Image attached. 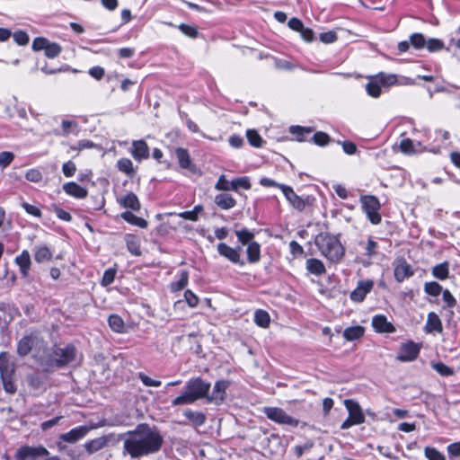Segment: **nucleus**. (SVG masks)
I'll return each instance as SVG.
<instances>
[{
  "instance_id": "8",
  "label": "nucleus",
  "mask_w": 460,
  "mask_h": 460,
  "mask_svg": "<svg viewBox=\"0 0 460 460\" xmlns=\"http://www.w3.org/2000/svg\"><path fill=\"white\" fill-rule=\"evenodd\" d=\"M32 49L35 51L44 50L45 55L49 58H54L58 57L62 49L61 47L55 42H50L49 40L45 38H35L32 42Z\"/></svg>"
},
{
  "instance_id": "33",
  "label": "nucleus",
  "mask_w": 460,
  "mask_h": 460,
  "mask_svg": "<svg viewBox=\"0 0 460 460\" xmlns=\"http://www.w3.org/2000/svg\"><path fill=\"white\" fill-rule=\"evenodd\" d=\"M117 168L129 177H132L136 171L133 163L128 158H121L117 162Z\"/></svg>"
},
{
  "instance_id": "36",
  "label": "nucleus",
  "mask_w": 460,
  "mask_h": 460,
  "mask_svg": "<svg viewBox=\"0 0 460 460\" xmlns=\"http://www.w3.org/2000/svg\"><path fill=\"white\" fill-rule=\"evenodd\" d=\"M184 416L195 426H201L206 421L205 414L200 411H193L190 410H187L184 411Z\"/></svg>"
},
{
  "instance_id": "24",
  "label": "nucleus",
  "mask_w": 460,
  "mask_h": 460,
  "mask_svg": "<svg viewBox=\"0 0 460 460\" xmlns=\"http://www.w3.org/2000/svg\"><path fill=\"white\" fill-rule=\"evenodd\" d=\"M214 202L218 208L225 210L231 209L236 205V200L228 193L216 195Z\"/></svg>"
},
{
  "instance_id": "20",
  "label": "nucleus",
  "mask_w": 460,
  "mask_h": 460,
  "mask_svg": "<svg viewBox=\"0 0 460 460\" xmlns=\"http://www.w3.org/2000/svg\"><path fill=\"white\" fill-rule=\"evenodd\" d=\"M229 386V383L225 380L217 381L213 388L212 394L208 398L209 401L220 403L224 401L226 391Z\"/></svg>"
},
{
  "instance_id": "63",
  "label": "nucleus",
  "mask_w": 460,
  "mask_h": 460,
  "mask_svg": "<svg viewBox=\"0 0 460 460\" xmlns=\"http://www.w3.org/2000/svg\"><path fill=\"white\" fill-rule=\"evenodd\" d=\"M320 40L323 43H332L337 40V35L332 31L323 32L320 34Z\"/></svg>"
},
{
  "instance_id": "35",
  "label": "nucleus",
  "mask_w": 460,
  "mask_h": 460,
  "mask_svg": "<svg viewBox=\"0 0 460 460\" xmlns=\"http://www.w3.org/2000/svg\"><path fill=\"white\" fill-rule=\"evenodd\" d=\"M364 334V328L361 326L348 327L343 332V337L347 341H354L359 339Z\"/></svg>"
},
{
  "instance_id": "23",
  "label": "nucleus",
  "mask_w": 460,
  "mask_h": 460,
  "mask_svg": "<svg viewBox=\"0 0 460 460\" xmlns=\"http://www.w3.org/2000/svg\"><path fill=\"white\" fill-rule=\"evenodd\" d=\"M64 191L76 199H84L87 196L88 191L86 189L81 187L76 182L70 181L63 185Z\"/></svg>"
},
{
  "instance_id": "57",
  "label": "nucleus",
  "mask_w": 460,
  "mask_h": 460,
  "mask_svg": "<svg viewBox=\"0 0 460 460\" xmlns=\"http://www.w3.org/2000/svg\"><path fill=\"white\" fill-rule=\"evenodd\" d=\"M184 299L190 307H196L199 303L198 296L190 290H186L184 293Z\"/></svg>"
},
{
  "instance_id": "18",
  "label": "nucleus",
  "mask_w": 460,
  "mask_h": 460,
  "mask_svg": "<svg viewBox=\"0 0 460 460\" xmlns=\"http://www.w3.org/2000/svg\"><path fill=\"white\" fill-rule=\"evenodd\" d=\"M130 154L137 161L147 159L149 156V147L144 140H135L132 142Z\"/></svg>"
},
{
  "instance_id": "39",
  "label": "nucleus",
  "mask_w": 460,
  "mask_h": 460,
  "mask_svg": "<svg viewBox=\"0 0 460 460\" xmlns=\"http://www.w3.org/2000/svg\"><path fill=\"white\" fill-rule=\"evenodd\" d=\"M376 76L378 78L381 85L384 87H389L397 84L398 83V77L396 75L380 73Z\"/></svg>"
},
{
  "instance_id": "50",
  "label": "nucleus",
  "mask_w": 460,
  "mask_h": 460,
  "mask_svg": "<svg viewBox=\"0 0 460 460\" xmlns=\"http://www.w3.org/2000/svg\"><path fill=\"white\" fill-rule=\"evenodd\" d=\"M313 140L314 144L320 146H324L330 142V137L324 132L318 131L314 135Z\"/></svg>"
},
{
  "instance_id": "29",
  "label": "nucleus",
  "mask_w": 460,
  "mask_h": 460,
  "mask_svg": "<svg viewBox=\"0 0 460 460\" xmlns=\"http://www.w3.org/2000/svg\"><path fill=\"white\" fill-rule=\"evenodd\" d=\"M121 204L123 207L130 208L134 211H138L140 209V202L134 193L130 192L127 194L125 197H123L120 199Z\"/></svg>"
},
{
  "instance_id": "16",
  "label": "nucleus",
  "mask_w": 460,
  "mask_h": 460,
  "mask_svg": "<svg viewBox=\"0 0 460 460\" xmlns=\"http://www.w3.org/2000/svg\"><path fill=\"white\" fill-rule=\"evenodd\" d=\"M111 441V435L102 436L87 441L84 447L89 455H92L106 447Z\"/></svg>"
},
{
  "instance_id": "34",
  "label": "nucleus",
  "mask_w": 460,
  "mask_h": 460,
  "mask_svg": "<svg viewBox=\"0 0 460 460\" xmlns=\"http://www.w3.org/2000/svg\"><path fill=\"white\" fill-rule=\"evenodd\" d=\"M449 274V263L447 261L442 262L433 267L432 275L440 279L444 280L448 278Z\"/></svg>"
},
{
  "instance_id": "42",
  "label": "nucleus",
  "mask_w": 460,
  "mask_h": 460,
  "mask_svg": "<svg viewBox=\"0 0 460 460\" xmlns=\"http://www.w3.org/2000/svg\"><path fill=\"white\" fill-rule=\"evenodd\" d=\"M424 291L432 296H438L440 295L442 291V286L439 285L438 282L431 281V282H426L424 284Z\"/></svg>"
},
{
  "instance_id": "55",
  "label": "nucleus",
  "mask_w": 460,
  "mask_h": 460,
  "mask_svg": "<svg viewBox=\"0 0 460 460\" xmlns=\"http://www.w3.org/2000/svg\"><path fill=\"white\" fill-rule=\"evenodd\" d=\"M138 378L141 380V382L146 385V386H154V387H158L161 385V381L159 380H155L151 377H149L148 376H146V374L144 373H139L138 374Z\"/></svg>"
},
{
  "instance_id": "11",
  "label": "nucleus",
  "mask_w": 460,
  "mask_h": 460,
  "mask_svg": "<svg viewBox=\"0 0 460 460\" xmlns=\"http://www.w3.org/2000/svg\"><path fill=\"white\" fill-rule=\"evenodd\" d=\"M420 346L413 341H408L401 345L396 359L401 362H410L417 358L420 353Z\"/></svg>"
},
{
  "instance_id": "59",
  "label": "nucleus",
  "mask_w": 460,
  "mask_h": 460,
  "mask_svg": "<svg viewBox=\"0 0 460 460\" xmlns=\"http://www.w3.org/2000/svg\"><path fill=\"white\" fill-rule=\"evenodd\" d=\"M62 172L65 176L72 177L76 172L75 164L73 163L72 161L65 163L62 166Z\"/></svg>"
},
{
  "instance_id": "6",
  "label": "nucleus",
  "mask_w": 460,
  "mask_h": 460,
  "mask_svg": "<svg viewBox=\"0 0 460 460\" xmlns=\"http://www.w3.org/2000/svg\"><path fill=\"white\" fill-rule=\"evenodd\" d=\"M262 412L268 419L279 424L288 425L294 428L299 424L298 420L288 415L283 409L279 407H264Z\"/></svg>"
},
{
  "instance_id": "21",
  "label": "nucleus",
  "mask_w": 460,
  "mask_h": 460,
  "mask_svg": "<svg viewBox=\"0 0 460 460\" xmlns=\"http://www.w3.org/2000/svg\"><path fill=\"white\" fill-rule=\"evenodd\" d=\"M425 331L427 333L442 332V322L436 313L431 312L428 314L427 322L425 324Z\"/></svg>"
},
{
  "instance_id": "13",
  "label": "nucleus",
  "mask_w": 460,
  "mask_h": 460,
  "mask_svg": "<svg viewBox=\"0 0 460 460\" xmlns=\"http://www.w3.org/2000/svg\"><path fill=\"white\" fill-rule=\"evenodd\" d=\"M373 287V280H359L356 288L350 293V299L358 303L362 302L367 295L372 290Z\"/></svg>"
},
{
  "instance_id": "53",
  "label": "nucleus",
  "mask_w": 460,
  "mask_h": 460,
  "mask_svg": "<svg viewBox=\"0 0 460 460\" xmlns=\"http://www.w3.org/2000/svg\"><path fill=\"white\" fill-rule=\"evenodd\" d=\"M13 40L18 45H21V46H24V45L28 44L29 40H30L29 35L25 31H15L13 34Z\"/></svg>"
},
{
  "instance_id": "46",
  "label": "nucleus",
  "mask_w": 460,
  "mask_h": 460,
  "mask_svg": "<svg viewBox=\"0 0 460 460\" xmlns=\"http://www.w3.org/2000/svg\"><path fill=\"white\" fill-rule=\"evenodd\" d=\"M127 247L129 252L133 255L138 256L141 254L138 241L133 236H128L126 239Z\"/></svg>"
},
{
  "instance_id": "15",
  "label": "nucleus",
  "mask_w": 460,
  "mask_h": 460,
  "mask_svg": "<svg viewBox=\"0 0 460 460\" xmlns=\"http://www.w3.org/2000/svg\"><path fill=\"white\" fill-rule=\"evenodd\" d=\"M279 189L282 190L284 196L294 208L299 211L305 209V201L302 198L297 196L291 187L287 185H279Z\"/></svg>"
},
{
  "instance_id": "31",
  "label": "nucleus",
  "mask_w": 460,
  "mask_h": 460,
  "mask_svg": "<svg viewBox=\"0 0 460 460\" xmlns=\"http://www.w3.org/2000/svg\"><path fill=\"white\" fill-rule=\"evenodd\" d=\"M121 217L128 223L133 226H137L140 228H146L147 226V222L144 218L134 215L132 212H123L121 214Z\"/></svg>"
},
{
  "instance_id": "38",
  "label": "nucleus",
  "mask_w": 460,
  "mask_h": 460,
  "mask_svg": "<svg viewBox=\"0 0 460 460\" xmlns=\"http://www.w3.org/2000/svg\"><path fill=\"white\" fill-rule=\"evenodd\" d=\"M175 153L181 167L190 169L191 162L187 150L183 148H177Z\"/></svg>"
},
{
  "instance_id": "32",
  "label": "nucleus",
  "mask_w": 460,
  "mask_h": 460,
  "mask_svg": "<svg viewBox=\"0 0 460 460\" xmlns=\"http://www.w3.org/2000/svg\"><path fill=\"white\" fill-rule=\"evenodd\" d=\"M381 87L382 85L378 78L375 75L370 79V81L367 84L366 90L368 95L374 98H377L381 94Z\"/></svg>"
},
{
  "instance_id": "4",
  "label": "nucleus",
  "mask_w": 460,
  "mask_h": 460,
  "mask_svg": "<svg viewBox=\"0 0 460 460\" xmlns=\"http://www.w3.org/2000/svg\"><path fill=\"white\" fill-rule=\"evenodd\" d=\"M15 372V364L11 357L5 353H0V377L2 379L4 389L8 394L16 392V385L13 383V375Z\"/></svg>"
},
{
  "instance_id": "25",
  "label": "nucleus",
  "mask_w": 460,
  "mask_h": 460,
  "mask_svg": "<svg viewBox=\"0 0 460 460\" xmlns=\"http://www.w3.org/2000/svg\"><path fill=\"white\" fill-rule=\"evenodd\" d=\"M400 151L405 155H411L420 153L423 148L420 143L414 144L410 138H404L400 142Z\"/></svg>"
},
{
  "instance_id": "37",
  "label": "nucleus",
  "mask_w": 460,
  "mask_h": 460,
  "mask_svg": "<svg viewBox=\"0 0 460 460\" xmlns=\"http://www.w3.org/2000/svg\"><path fill=\"white\" fill-rule=\"evenodd\" d=\"M254 322L258 326L267 328L270 323V314L264 310H257L254 314Z\"/></svg>"
},
{
  "instance_id": "2",
  "label": "nucleus",
  "mask_w": 460,
  "mask_h": 460,
  "mask_svg": "<svg viewBox=\"0 0 460 460\" xmlns=\"http://www.w3.org/2000/svg\"><path fill=\"white\" fill-rule=\"evenodd\" d=\"M210 384L199 377L190 379L185 385L184 392L172 401V405L190 404L207 396Z\"/></svg>"
},
{
  "instance_id": "45",
  "label": "nucleus",
  "mask_w": 460,
  "mask_h": 460,
  "mask_svg": "<svg viewBox=\"0 0 460 460\" xmlns=\"http://www.w3.org/2000/svg\"><path fill=\"white\" fill-rule=\"evenodd\" d=\"M426 39L421 33H413L410 36V43L416 49H421L426 45Z\"/></svg>"
},
{
  "instance_id": "30",
  "label": "nucleus",
  "mask_w": 460,
  "mask_h": 460,
  "mask_svg": "<svg viewBox=\"0 0 460 460\" xmlns=\"http://www.w3.org/2000/svg\"><path fill=\"white\" fill-rule=\"evenodd\" d=\"M52 255V252L47 246H39L34 252V259L39 263L49 261Z\"/></svg>"
},
{
  "instance_id": "12",
  "label": "nucleus",
  "mask_w": 460,
  "mask_h": 460,
  "mask_svg": "<svg viewBox=\"0 0 460 460\" xmlns=\"http://www.w3.org/2000/svg\"><path fill=\"white\" fill-rule=\"evenodd\" d=\"M218 253L229 260L231 262L235 264L243 265V261L241 260V248H233L225 243L217 244Z\"/></svg>"
},
{
  "instance_id": "17",
  "label": "nucleus",
  "mask_w": 460,
  "mask_h": 460,
  "mask_svg": "<svg viewBox=\"0 0 460 460\" xmlns=\"http://www.w3.org/2000/svg\"><path fill=\"white\" fill-rule=\"evenodd\" d=\"M344 405L349 411V418H350L354 423L362 424L365 421V416L359 404L350 399L344 401Z\"/></svg>"
},
{
  "instance_id": "43",
  "label": "nucleus",
  "mask_w": 460,
  "mask_h": 460,
  "mask_svg": "<svg viewBox=\"0 0 460 460\" xmlns=\"http://www.w3.org/2000/svg\"><path fill=\"white\" fill-rule=\"evenodd\" d=\"M424 456L428 460H446L445 456L437 448L432 447H424Z\"/></svg>"
},
{
  "instance_id": "47",
  "label": "nucleus",
  "mask_w": 460,
  "mask_h": 460,
  "mask_svg": "<svg viewBox=\"0 0 460 460\" xmlns=\"http://www.w3.org/2000/svg\"><path fill=\"white\" fill-rule=\"evenodd\" d=\"M246 137L249 143L254 147H260L262 145V138L256 130L249 129L246 132Z\"/></svg>"
},
{
  "instance_id": "41",
  "label": "nucleus",
  "mask_w": 460,
  "mask_h": 460,
  "mask_svg": "<svg viewBox=\"0 0 460 460\" xmlns=\"http://www.w3.org/2000/svg\"><path fill=\"white\" fill-rule=\"evenodd\" d=\"M231 188L234 191H237L239 189L250 190V180L247 177L235 178L231 181Z\"/></svg>"
},
{
  "instance_id": "5",
  "label": "nucleus",
  "mask_w": 460,
  "mask_h": 460,
  "mask_svg": "<svg viewBox=\"0 0 460 460\" xmlns=\"http://www.w3.org/2000/svg\"><path fill=\"white\" fill-rule=\"evenodd\" d=\"M359 201L367 219L373 225L380 224L382 217L379 213L381 205L378 199L373 195H364L360 197Z\"/></svg>"
},
{
  "instance_id": "49",
  "label": "nucleus",
  "mask_w": 460,
  "mask_h": 460,
  "mask_svg": "<svg viewBox=\"0 0 460 460\" xmlns=\"http://www.w3.org/2000/svg\"><path fill=\"white\" fill-rule=\"evenodd\" d=\"M215 189L222 191H228L230 190H232L231 181H228L226 175L222 174L219 176L215 185Z\"/></svg>"
},
{
  "instance_id": "60",
  "label": "nucleus",
  "mask_w": 460,
  "mask_h": 460,
  "mask_svg": "<svg viewBox=\"0 0 460 460\" xmlns=\"http://www.w3.org/2000/svg\"><path fill=\"white\" fill-rule=\"evenodd\" d=\"M378 248V244L376 242H375L374 240H372L371 238L368 239L367 241V243L366 245V254L369 257V258H372L373 256H375L376 254V250Z\"/></svg>"
},
{
  "instance_id": "51",
  "label": "nucleus",
  "mask_w": 460,
  "mask_h": 460,
  "mask_svg": "<svg viewBox=\"0 0 460 460\" xmlns=\"http://www.w3.org/2000/svg\"><path fill=\"white\" fill-rule=\"evenodd\" d=\"M115 276H116L115 269L111 268V269L106 270L102 276V285L103 287H107V286L111 285L114 281Z\"/></svg>"
},
{
  "instance_id": "54",
  "label": "nucleus",
  "mask_w": 460,
  "mask_h": 460,
  "mask_svg": "<svg viewBox=\"0 0 460 460\" xmlns=\"http://www.w3.org/2000/svg\"><path fill=\"white\" fill-rule=\"evenodd\" d=\"M14 155L12 152L4 151L0 153V167H7L13 160Z\"/></svg>"
},
{
  "instance_id": "48",
  "label": "nucleus",
  "mask_w": 460,
  "mask_h": 460,
  "mask_svg": "<svg viewBox=\"0 0 460 460\" xmlns=\"http://www.w3.org/2000/svg\"><path fill=\"white\" fill-rule=\"evenodd\" d=\"M425 47L429 52H435L444 49V42L438 39L431 38L426 41Z\"/></svg>"
},
{
  "instance_id": "64",
  "label": "nucleus",
  "mask_w": 460,
  "mask_h": 460,
  "mask_svg": "<svg viewBox=\"0 0 460 460\" xmlns=\"http://www.w3.org/2000/svg\"><path fill=\"white\" fill-rule=\"evenodd\" d=\"M179 29L183 34H185L190 38H195L198 33L196 28H194L190 25H188V24H184V23L181 24L179 26Z\"/></svg>"
},
{
  "instance_id": "1",
  "label": "nucleus",
  "mask_w": 460,
  "mask_h": 460,
  "mask_svg": "<svg viewBox=\"0 0 460 460\" xmlns=\"http://www.w3.org/2000/svg\"><path fill=\"white\" fill-rule=\"evenodd\" d=\"M123 454L139 458L157 453L163 447L164 437L155 427L143 423L122 435Z\"/></svg>"
},
{
  "instance_id": "56",
  "label": "nucleus",
  "mask_w": 460,
  "mask_h": 460,
  "mask_svg": "<svg viewBox=\"0 0 460 460\" xmlns=\"http://www.w3.org/2000/svg\"><path fill=\"white\" fill-rule=\"evenodd\" d=\"M442 296L447 307L452 308L456 305V299L448 289L442 292Z\"/></svg>"
},
{
  "instance_id": "19",
  "label": "nucleus",
  "mask_w": 460,
  "mask_h": 460,
  "mask_svg": "<svg viewBox=\"0 0 460 460\" xmlns=\"http://www.w3.org/2000/svg\"><path fill=\"white\" fill-rule=\"evenodd\" d=\"M372 326L377 332L392 333L395 331L394 326L385 315L377 314L372 319Z\"/></svg>"
},
{
  "instance_id": "28",
  "label": "nucleus",
  "mask_w": 460,
  "mask_h": 460,
  "mask_svg": "<svg viewBox=\"0 0 460 460\" xmlns=\"http://www.w3.org/2000/svg\"><path fill=\"white\" fill-rule=\"evenodd\" d=\"M307 270L314 275H323L325 273V267L323 263L318 259H309L306 261Z\"/></svg>"
},
{
  "instance_id": "14",
  "label": "nucleus",
  "mask_w": 460,
  "mask_h": 460,
  "mask_svg": "<svg viewBox=\"0 0 460 460\" xmlns=\"http://www.w3.org/2000/svg\"><path fill=\"white\" fill-rule=\"evenodd\" d=\"M394 274L398 282H402L404 279L411 277L413 271L405 259L400 258L394 261Z\"/></svg>"
},
{
  "instance_id": "27",
  "label": "nucleus",
  "mask_w": 460,
  "mask_h": 460,
  "mask_svg": "<svg viewBox=\"0 0 460 460\" xmlns=\"http://www.w3.org/2000/svg\"><path fill=\"white\" fill-rule=\"evenodd\" d=\"M248 261L251 263H255L261 259V247L256 242H252L247 245L246 249Z\"/></svg>"
},
{
  "instance_id": "10",
  "label": "nucleus",
  "mask_w": 460,
  "mask_h": 460,
  "mask_svg": "<svg viewBox=\"0 0 460 460\" xmlns=\"http://www.w3.org/2000/svg\"><path fill=\"white\" fill-rule=\"evenodd\" d=\"M48 455V450L43 447H22L14 456L15 460H35L38 456Z\"/></svg>"
},
{
  "instance_id": "44",
  "label": "nucleus",
  "mask_w": 460,
  "mask_h": 460,
  "mask_svg": "<svg viewBox=\"0 0 460 460\" xmlns=\"http://www.w3.org/2000/svg\"><path fill=\"white\" fill-rule=\"evenodd\" d=\"M235 234L241 243L247 244V245L250 243H252V240L254 237L253 233H252L251 231H249L246 228L235 231Z\"/></svg>"
},
{
  "instance_id": "61",
  "label": "nucleus",
  "mask_w": 460,
  "mask_h": 460,
  "mask_svg": "<svg viewBox=\"0 0 460 460\" xmlns=\"http://www.w3.org/2000/svg\"><path fill=\"white\" fill-rule=\"evenodd\" d=\"M77 127V123L75 120L64 119L61 122V128L64 135H68L72 132V129Z\"/></svg>"
},
{
  "instance_id": "26",
  "label": "nucleus",
  "mask_w": 460,
  "mask_h": 460,
  "mask_svg": "<svg viewBox=\"0 0 460 460\" xmlns=\"http://www.w3.org/2000/svg\"><path fill=\"white\" fill-rule=\"evenodd\" d=\"M35 337L32 335L25 336L21 339L17 345V352L20 356H26L31 350L32 345L35 341Z\"/></svg>"
},
{
  "instance_id": "58",
  "label": "nucleus",
  "mask_w": 460,
  "mask_h": 460,
  "mask_svg": "<svg viewBox=\"0 0 460 460\" xmlns=\"http://www.w3.org/2000/svg\"><path fill=\"white\" fill-rule=\"evenodd\" d=\"M25 178L31 182H39L42 180V174L39 170L36 169H31L29 170L26 174Z\"/></svg>"
},
{
  "instance_id": "40",
  "label": "nucleus",
  "mask_w": 460,
  "mask_h": 460,
  "mask_svg": "<svg viewBox=\"0 0 460 460\" xmlns=\"http://www.w3.org/2000/svg\"><path fill=\"white\" fill-rule=\"evenodd\" d=\"M109 325L116 332H124V322L122 318L117 314H112L109 317Z\"/></svg>"
},
{
  "instance_id": "3",
  "label": "nucleus",
  "mask_w": 460,
  "mask_h": 460,
  "mask_svg": "<svg viewBox=\"0 0 460 460\" xmlns=\"http://www.w3.org/2000/svg\"><path fill=\"white\" fill-rule=\"evenodd\" d=\"M315 244L322 255L332 262L339 261L344 255V248L334 235L321 233L315 237Z\"/></svg>"
},
{
  "instance_id": "9",
  "label": "nucleus",
  "mask_w": 460,
  "mask_h": 460,
  "mask_svg": "<svg viewBox=\"0 0 460 460\" xmlns=\"http://www.w3.org/2000/svg\"><path fill=\"white\" fill-rule=\"evenodd\" d=\"M76 356V349L73 345L57 348L52 354V360L56 366L61 367L72 362Z\"/></svg>"
},
{
  "instance_id": "52",
  "label": "nucleus",
  "mask_w": 460,
  "mask_h": 460,
  "mask_svg": "<svg viewBox=\"0 0 460 460\" xmlns=\"http://www.w3.org/2000/svg\"><path fill=\"white\" fill-rule=\"evenodd\" d=\"M433 368L443 376H449L454 374L452 368L441 362L433 364Z\"/></svg>"
},
{
  "instance_id": "62",
  "label": "nucleus",
  "mask_w": 460,
  "mask_h": 460,
  "mask_svg": "<svg viewBox=\"0 0 460 460\" xmlns=\"http://www.w3.org/2000/svg\"><path fill=\"white\" fill-rule=\"evenodd\" d=\"M22 207L23 208V209L30 215H32L36 217H41V212H40V209L36 207V206H33V205H31L29 203H22Z\"/></svg>"
},
{
  "instance_id": "22",
  "label": "nucleus",
  "mask_w": 460,
  "mask_h": 460,
  "mask_svg": "<svg viewBox=\"0 0 460 460\" xmlns=\"http://www.w3.org/2000/svg\"><path fill=\"white\" fill-rule=\"evenodd\" d=\"M15 263L19 266L22 277L27 278L31 270V261L28 251L24 250L15 258Z\"/></svg>"
},
{
  "instance_id": "7",
  "label": "nucleus",
  "mask_w": 460,
  "mask_h": 460,
  "mask_svg": "<svg viewBox=\"0 0 460 460\" xmlns=\"http://www.w3.org/2000/svg\"><path fill=\"white\" fill-rule=\"evenodd\" d=\"M104 425V422H102L99 424H92L90 426H79L72 429L66 433L61 434L59 436V439L67 443H75L78 440L84 438L89 433V431L100 427H103Z\"/></svg>"
}]
</instances>
